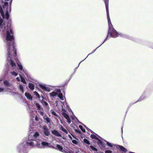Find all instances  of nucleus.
Masks as SVG:
<instances>
[{
  "mask_svg": "<svg viewBox=\"0 0 153 153\" xmlns=\"http://www.w3.org/2000/svg\"><path fill=\"white\" fill-rule=\"evenodd\" d=\"M60 129L62 131H63L65 132L66 134L68 133V131L65 129L62 126H60Z\"/></svg>",
  "mask_w": 153,
  "mask_h": 153,
  "instance_id": "nucleus-18",
  "label": "nucleus"
},
{
  "mask_svg": "<svg viewBox=\"0 0 153 153\" xmlns=\"http://www.w3.org/2000/svg\"><path fill=\"white\" fill-rule=\"evenodd\" d=\"M10 73L12 75L15 76H16L18 75V73L15 71L10 72Z\"/></svg>",
  "mask_w": 153,
  "mask_h": 153,
  "instance_id": "nucleus-23",
  "label": "nucleus"
},
{
  "mask_svg": "<svg viewBox=\"0 0 153 153\" xmlns=\"http://www.w3.org/2000/svg\"><path fill=\"white\" fill-rule=\"evenodd\" d=\"M107 12V19L109 25V30L108 33L107 37L106 39L104 41L103 43L105 41V40L109 36H111L113 37H116L119 36V33L115 30L113 27L112 25L111 21L110 18L109 14L108 11V0H104Z\"/></svg>",
  "mask_w": 153,
  "mask_h": 153,
  "instance_id": "nucleus-2",
  "label": "nucleus"
},
{
  "mask_svg": "<svg viewBox=\"0 0 153 153\" xmlns=\"http://www.w3.org/2000/svg\"><path fill=\"white\" fill-rule=\"evenodd\" d=\"M39 118L38 117H37V116H36L35 119L36 121H38L39 120Z\"/></svg>",
  "mask_w": 153,
  "mask_h": 153,
  "instance_id": "nucleus-36",
  "label": "nucleus"
},
{
  "mask_svg": "<svg viewBox=\"0 0 153 153\" xmlns=\"http://www.w3.org/2000/svg\"><path fill=\"white\" fill-rule=\"evenodd\" d=\"M16 80H17V81H20V80H21L20 77H17L16 78Z\"/></svg>",
  "mask_w": 153,
  "mask_h": 153,
  "instance_id": "nucleus-34",
  "label": "nucleus"
},
{
  "mask_svg": "<svg viewBox=\"0 0 153 153\" xmlns=\"http://www.w3.org/2000/svg\"><path fill=\"white\" fill-rule=\"evenodd\" d=\"M117 147L122 152V153H126L127 152L126 149L122 146L118 145Z\"/></svg>",
  "mask_w": 153,
  "mask_h": 153,
  "instance_id": "nucleus-9",
  "label": "nucleus"
},
{
  "mask_svg": "<svg viewBox=\"0 0 153 153\" xmlns=\"http://www.w3.org/2000/svg\"><path fill=\"white\" fill-rule=\"evenodd\" d=\"M52 133L54 135L58 136V137H61V135L59 133L56 131L54 130L52 131Z\"/></svg>",
  "mask_w": 153,
  "mask_h": 153,
  "instance_id": "nucleus-12",
  "label": "nucleus"
},
{
  "mask_svg": "<svg viewBox=\"0 0 153 153\" xmlns=\"http://www.w3.org/2000/svg\"><path fill=\"white\" fill-rule=\"evenodd\" d=\"M105 153H112V152L110 150H106L105 152Z\"/></svg>",
  "mask_w": 153,
  "mask_h": 153,
  "instance_id": "nucleus-33",
  "label": "nucleus"
},
{
  "mask_svg": "<svg viewBox=\"0 0 153 153\" xmlns=\"http://www.w3.org/2000/svg\"><path fill=\"white\" fill-rule=\"evenodd\" d=\"M25 95L27 99L31 100H32V97L30 94L26 92L25 94Z\"/></svg>",
  "mask_w": 153,
  "mask_h": 153,
  "instance_id": "nucleus-11",
  "label": "nucleus"
},
{
  "mask_svg": "<svg viewBox=\"0 0 153 153\" xmlns=\"http://www.w3.org/2000/svg\"><path fill=\"white\" fill-rule=\"evenodd\" d=\"M34 93L38 97H39V98L40 97V96H39V94L36 91H34Z\"/></svg>",
  "mask_w": 153,
  "mask_h": 153,
  "instance_id": "nucleus-28",
  "label": "nucleus"
},
{
  "mask_svg": "<svg viewBox=\"0 0 153 153\" xmlns=\"http://www.w3.org/2000/svg\"><path fill=\"white\" fill-rule=\"evenodd\" d=\"M52 114L53 115H54L55 116H58V115L54 111H52Z\"/></svg>",
  "mask_w": 153,
  "mask_h": 153,
  "instance_id": "nucleus-30",
  "label": "nucleus"
},
{
  "mask_svg": "<svg viewBox=\"0 0 153 153\" xmlns=\"http://www.w3.org/2000/svg\"><path fill=\"white\" fill-rule=\"evenodd\" d=\"M44 104L45 105H48V103L45 101L44 102Z\"/></svg>",
  "mask_w": 153,
  "mask_h": 153,
  "instance_id": "nucleus-37",
  "label": "nucleus"
},
{
  "mask_svg": "<svg viewBox=\"0 0 153 153\" xmlns=\"http://www.w3.org/2000/svg\"><path fill=\"white\" fill-rule=\"evenodd\" d=\"M21 80V82L25 84H26V82L25 81L24 78H23L22 76H20Z\"/></svg>",
  "mask_w": 153,
  "mask_h": 153,
  "instance_id": "nucleus-20",
  "label": "nucleus"
},
{
  "mask_svg": "<svg viewBox=\"0 0 153 153\" xmlns=\"http://www.w3.org/2000/svg\"><path fill=\"white\" fill-rule=\"evenodd\" d=\"M90 147L92 150L94 151H97V149L93 146H90Z\"/></svg>",
  "mask_w": 153,
  "mask_h": 153,
  "instance_id": "nucleus-26",
  "label": "nucleus"
},
{
  "mask_svg": "<svg viewBox=\"0 0 153 153\" xmlns=\"http://www.w3.org/2000/svg\"><path fill=\"white\" fill-rule=\"evenodd\" d=\"M49 145V143L48 142L39 141L36 142V145L39 148L43 149L45 147H50Z\"/></svg>",
  "mask_w": 153,
  "mask_h": 153,
  "instance_id": "nucleus-4",
  "label": "nucleus"
},
{
  "mask_svg": "<svg viewBox=\"0 0 153 153\" xmlns=\"http://www.w3.org/2000/svg\"><path fill=\"white\" fill-rule=\"evenodd\" d=\"M96 50H95L92 53H93L94 52V51H95Z\"/></svg>",
  "mask_w": 153,
  "mask_h": 153,
  "instance_id": "nucleus-41",
  "label": "nucleus"
},
{
  "mask_svg": "<svg viewBox=\"0 0 153 153\" xmlns=\"http://www.w3.org/2000/svg\"><path fill=\"white\" fill-rule=\"evenodd\" d=\"M60 121H61V123L63 124V122H62V121L61 120H60Z\"/></svg>",
  "mask_w": 153,
  "mask_h": 153,
  "instance_id": "nucleus-40",
  "label": "nucleus"
},
{
  "mask_svg": "<svg viewBox=\"0 0 153 153\" xmlns=\"http://www.w3.org/2000/svg\"><path fill=\"white\" fill-rule=\"evenodd\" d=\"M56 105H57L58 104H60L61 105V108L62 109V111H66V110H65V109L63 108V106L64 105V104L62 102H61L60 101H56Z\"/></svg>",
  "mask_w": 153,
  "mask_h": 153,
  "instance_id": "nucleus-10",
  "label": "nucleus"
},
{
  "mask_svg": "<svg viewBox=\"0 0 153 153\" xmlns=\"http://www.w3.org/2000/svg\"><path fill=\"white\" fill-rule=\"evenodd\" d=\"M43 129L45 134L46 136H49L50 133L47 127L46 126H44L43 127Z\"/></svg>",
  "mask_w": 153,
  "mask_h": 153,
  "instance_id": "nucleus-8",
  "label": "nucleus"
},
{
  "mask_svg": "<svg viewBox=\"0 0 153 153\" xmlns=\"http://www.w3.org/2000/svg\"><path fill=\"white\" fill-rule=\"evenodd\" d=\"M36 106L37 107L38 109H40L41 108V107L38 103H35Z\"/></svg>",
  "mask_w": 153,
  "mask_h": 153,
  "instance_id": "nucleus-27",
  "label": "nucleus"
},
{
  "mask_svg": "<svg viewBox=\"0 0 153 153\" xmlns=\"http://www.w3.org/2000/svg\"><path fill=\"white\" fill-rule=\"evenodd\" d=\"M43 118L45 120L47 123H50V119L47 116H45L43 117Z\"/></svg>",
  "mask_w": 153,
  "mask_h": 153,
  "instance_id": "nucleus-17",
  "label": "nucleus"
},
{
  "mask_svg": "<svg viewBox=\"0 0 153 153\" xmlns=\"http://www.w3.org/2000/svg\"><path fill=\"white\" fill-rule=\"evenodd\" d=\"M68 137H69V138L71 140L72 139V137H71V136L70 135H68Z\"/></svg>",
  "mask_w": 153,
  "mask_h": 153,
  "instance_id": "nucleus-38",
  "label": "nucleus"
},
{
  "mask_svg": "<svg viewBox=\"0 0 153 153\" xmlns=\"http://www.w3.org/2000/svg\"><path fill=\"white\" fill-rule=\"evenodd\" d=\"M90 54H88V56Z\"/></svg>",
  "mask_w": 153,
  "mask_h": 153,
  "instance_id": "nucleus-42",
  "label": "nucleus"
},
{
  "mask_svg": "<svg viewBox=\"0 0 153 153\" xmlns=\"http://www.w3.org/2000/svg\"><path fill=\"white\" fill-rule=\"evenodd\" d=\"M65 104L66 105L67 108H68V105H67V102H66L65 101Z\"/></svg>",
  "mask_w": 153,
  "mask_h": 153,
  "instance_id": "nucleus-39",
  "label": "nucleus"
},
{
  "mask_svg": "<svg viewBox=\"0 0 153 153\" xmlns=\"http://www.w3.org/2000/svg\"><path fill=\"white\" fill-rule=\"evenodd\" d=\"M4 84L7 86H9L10 85V84L8 81L5 80L4 82Z\"/></svg>",
  "mask_w": 153,
  "mask_h": 153,
  "instance_id": "nucleus-21",
  "label": "nucleus"
},
{
  "mask_svg": "<svg viewBox=\"0 0 153 153\" xmlns=\"http://www.w3.org/2000/svg\"><path fill=\"white\" fill-rule=\"evenodd\" d=\"M84 142L87 144L90 145V143L89 141L87 139H84Z\"/></svg>",
  "mask_w": 153,
  "mask_h": 153,
  "instance_id": "nucleus-24",
  "label": "nucleus"
},
{
  "mask_svg": "<svg viewBox=\"0 0 153 153\" xmlns=\"http://www.w3.org/2000/svg\"><path fill=\"white\" fill-rule=\"evenodd\" d=\"M3 3L0 1V13L3 18H6L7 21L4 22L0 17V33L2 35L5 34L4 42L7 48V64L10 65L13 69L16 67L15 63L12 60L13 55L16 56V49L15 48L12 41L14 39L13 31L11 26V21L9 18V13L10 11V6H9L8 3L5 2L2 7L1 4Z\"/></svg>",
  "mask_w": 153,
  "mask_h": 153,
  "instance_id": "nucleus-1",
  "label": "nucleus"
},
{
  "mask_svg": "<svg viewBox=\"0 0 153 153\" xmlns=\"http://www.w3.org/2000/svg\"><path fill=\"white\" fill-rule=\"evenodd\" d=\"M39 114H40L42 116H43V115H44V113H43V112L42 111H40L39 112Z\"/></svg>",
  "mask_w": 153,
  "mask_h": 153,
  "instance_id": "nucleus-35",
  "label": "nucleus"
},
{
  "mask_svg": "<svg viewBox=\"0 0 153 153\" xmlns=\"http://www.w3.org/2000/svg\"><path fill=\"white\" fill-rule=\"evenodd\" d=\"M1 80H0V81H1ZM4 89L3 88L0 87V92H2L4 91Z\"/></svg>",
  "mask_w": 153,
  "mask_h": 153,
  "instance_id": "nucleus-32",
  "label": "nucleus"
},
{
  "mask_svg": "<svg viewBox=\"0 0 153 153\" xmlns=\"http://www.w3.org/2000/svg\"><path fill=\"white\" fill-rule=\"evenodd\" d=\"M28 87L30 90H33L34 89V85L31 83L29 84Z\"/></svg>",
  "mask_w": 153,
  "mask_h": 153,
  "instance_id": "nucleus-16",
  "label": "nucleus"
},
{
  "mask_svg": "<svg viewBox=\"0 0 153 153\" xmlns=\"http://www.w3.org/2000/svg\"><path fill=\"white\" fill-rule=\"evenodd\" d=\"M56 149H58L59 150L61 151L62 152H65V151L63 149V148L62 146L58 144L56 145Z\"/></svg>",
  "mask_w": 153,
  "mask_h": 153,
  "instance_id": "nucleus-13",
  "label": "nucleus"
},
{
  "mask_svg": "<svg viewBox=\"0 0 153 153\" xmlns=\"http://www.w3.org/2000/svg\"><path fill=\"white\" fill-rule=\"evenodd\" d=\"M60 91L58 90L56 91H53L49 93V95L51 97L53 98L54 97L57 95L60 92Z\"/></svg>",
  "mask_w": 153,
  "mask_h": 153,
  "instance_id": "nucleus-6",
  "label": "nucleus"
},
{
  "mask_svg": "<svg viewBox=\"0 0 153 153\" xmlns=\"http://www.w3.org/2000/svg\"><path fill=\"white\" fill-rule=\"evenodd\" d=\"M58 96L59 98L62 100H64V97L62 96V93H59L58 94Z\"/></svg>",
  "mask_w": 153,
  "mask_h": 153,
  "instance_id": "nucleus-15",
  "label": "nucleus"
},
{
  "mask_svg": "<svg viewBox=\"0 0 153 153\" xmlns=\"http://www.w3.org/2000/svg\"><path fill=\"white\" fill-rule=\"evenodd\" d=\"M39 87L41 88L43 90L47 92H49L51 90V88L48 87L44 84H39Z\"/></svg>",
  "mask_w": 153,
  "mask_h": 153,
  "instance_id": "nucleus-5",
  "label": "nucleus"
},
{
  "mask_svg": "<svg viewBox=\"0 0 153 153\" xmlns=\"http://www.w3.org/2000/svg\"><path fill=\"white\" fill-rule=\"evenodd\" d=\"M62 115L67 120L68 123L69 124L71 122V120L68 116V115L66 114V111H62Z\"/></svg>",
  "mask_w": 153,
  "mask_h": 153,
  "instance_id": "nucleus-7",
  "label": "nucleus"
},
{
  "mask_svg": "<svg viewBox=\"0 0 153 153\" xmlns=\"http://www.w3.org/2000/svg\"><path fill=\"white\" fill-rule=\"evenodd\" d=\"M72 142L74 144H76L77 143V141L76 140H73Z\"/></svg>",
  "mask_w": 153,
  "mask_h": 153,
  "instance_id": "nucleus-29",
  "label": "nucleus"
},
{
  "mask_svg": "<svg viewBox=\"0 0 153 153\" xmlns=\"http://www.w3.org/2000/svg\"><path fill=\"white\" fill-rule=\"evenodd\" d=\"M19 69L20 71H23L24 72V70L23 69L22 66L19 63H17Z\"/></svg>",
  "mask_w": 153,
  "mask_h": 153,
  "instance_id": "nucleus-14",
  "label": "nucleus"
},
{
  "mask_svg": "<svg viewBox=\"0 0 153 153\" xmlns=\"http://www.w3.org/2000/svg\"><path fill=\"white\" fill-rule=\"evenodd\" d=\"M19 88L20 91L23 93L24 92L23 87L22 85L20 84L19 86Z\"/></svg>",
  "mask_w": 153,
  "mask_h": 153,
  "instance_id": "nucleus-19",
  "label": "nucleus"
},
{
  "mask_svg": "<svg viewBox=\"0 0 153 153\" xmlns=\"http://www.w3.org/2000/svg\"><path fill=\"white\" fill-rule=\"evenodd\" d=\"M79 127L81 129L82 131L84 132H85V130L84 128L82 127V126L81 125H79Z\"/></svg>",
  "mask_w": 153,
  "mask_h": 153,
  "instance_id": "nucleus-25",
  "label": "nucleus"
},
{
  "mask_svg": "<svg viewBox=\"0 0 153 153\" xmlns=\"http://www.w3.org/2000/svg\"><path fill=\"white\" fill-rule=\"evenodd\" d=\"M39 136V134L38 132H36L33 136L29 135L28 136L27 141V142H24L22 144V145L23 146H24L26 144H27L28 145L32 146L36 145V142L39 141L38 140Z\"/></svg>",
  "mask_w": 153,
  "mask_h": 153,
  "instance_id": "nucleus-3",
  "label": "nucleus"
},
{
  "mask_svg": "<svg viewBox=\"0 0 153 153\" xmlns=\"http://www.w3.org/2000/svg\"><path fill=\"white\" fill-rule=\"evenodd\" d=\"M106 144L110 147L111 148H113L114 146V145L112 144L111 143H110L108 141H106Z\"/></svg>",
  "mask_w": 153,
  "mask_h": 153,
  "instance_id": "nucleus-22",
  "label": "nucleus"
},
{
  "mask_svg": "<svg viewBox=\"0 0 153 153\" xmlns=\"http://www.w3.org/2000/svg\"><path fill=\"white\" fill-rule=\"evenodd\" d=\"M91 137L92 139H95L96 138V136L95 135L91 134Z\"/></svg>",
  "mask_w": 153,
  "mask_h": 153,
  "instance_id": "nucleus-31",
  "label": "nucleus"
}]
</instances>
